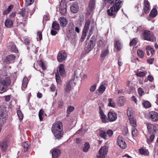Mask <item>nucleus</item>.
<instances>
[{
    "label": "nucleus",
    "instance_id": "f257e3e1",
    "mask_svg": "<svg viewBox=\"0 0 158 158\" xmlns=\"http://www.w3.org/2000/svg\"><path fill=\"white\" fill-rule=\"evenodd\" d=\"M110 4L113 3V6L107 10L108 15L113 18H115L118 12L122 6V2L121 0H103Z\"/></svg>",
    "mask_w": 158,
    "mask_h": 158
},
{
    "label": "nucleus",
    "instance_id": "f03ea898",
    "mask_svg": "<svg viewBox=\"0 0 158 158\" xmlns=\"http://www.w3.org/2000/svg\"><path fill=\"white\" fill-rule=\"evenodd\" d=\"M95 23L93 19H88L86 20L85 25L84 29L83 30L82 38H85L86 34L88 32L89 27H90V29L89 31V38L92 34L93 29L94 28L95 25Z\"/></svg>",
    "mask_w": 158,
    "mask_h": 158
},
{
    "label": "nucleus",
    "instance_id": "7ed1b4c3",
    "mask_svg": "<svg viewBox=\"0 0 158 158\" xmlns=\"http://www.w3.org/2000/svg\"><path fill=\"white\" fill-rule=\"evenodd\" d=\"M11 83L10 77L7 75L0 76V93H2L6 89Z\"/></svg>",
    "mask_w": 158,
    "mask_h": 158
},
{
    "label": "nucleus",
    "instance_id": "20e7f679",
    "mask_svg": "<svg viewBox=\"0 0 158 158\" xmlns=\"http://www.w3.org/2000/svg\"><path fill=\"white\" fill-rule=\"evenodd\" d=\"M141 37L144 40L153 42L156 40V38L152 32L148 30H144L141 35Z\"/></svg>",
    "mask_w": 158,
    "mask_h": 158
},
{
    "label": "nucleus",
    "instance_id": "39448f33",
    "mask_svg": "<svg viewBox=\"0 0 158 158\" xmlns=\"http://www.w3.org/2000/svg\"><path fill=\"white\" fill-rule=\"evenodd\" d=\"M52 131L53 134L63 131L62 124L60 122H57L53 124L52 128Z\"/></svg>",
    "mask_w": 158,
    "mask_h": 158
},
{
    "label": "nucleus",
    "instance_id": "423d86ee",
    "mask_svg": "<svg viewBox=\"0 0 158 158\" xmlns=\"http://www.w3.org/2000/svg\"><path fill=\"white\" fill-rule=\"evenodd\" d=\"M75 31L79 33L80 32V29L77 27H75L73 23L70 22L67 26L66 33L75 32Z\"/></svg>",
    "mask_w": 158,
    "mask_h": 158
},
{
    "label": "nucleus",
    "instance_id": "0eeeda50",
    "mask_svg": "<svg viewBox=\"0 0 158 158\" xmlns=\"http://www.w3.org/2000/svg\"><path fill=\"white\" fill-rule=\"evenodd\" d=\"M28 14L27 11H26V9H23L21 11L17 14V20H22L23 21H26V18L27 17Z\"/></svg>",
    "mask_w": 158,
    "mask_h": 158
},
{
    "label": "nucleus",
    "instance_id": "6e6552de",
    "mask_svg": "<svg viewBox=\"0 0 158 158\" xmlns=\"http://www.w3.org/2000/svg\"><path fill=\"white\" fill-rule=\"evenodd\" d=\"M108 152V148L106 146L101 147L100 149L98 154L97 158H105Z\"/></svg>",
    "mask_w": 158,
    "mask_h": 158
},
{
    "label": "nucleus",
    "instance_id": "1a4fd4ad",
    "mask_svg": "<svg viewBox=\"0 0 158 158\" xmlns=\"http://www.w3.org/2000/svg\"><path fill=\"white\" fill-rule=\"evenodd\" d=\"M95 4V0H90L87 9L86 15H89L92 13L94 8Z\"/></svg>",
    "mask_w": 158,
    "mask_h": 158
},
{
    "label": "nucleus",
    "instance_id": "9d476101",
    "mask_svg": "<svg viewBox=\"0 0 158 158\" xmlns=\"http://www.w3.org/2000/svg\"><path fill=\"white\" fill-rule=\"evenodd\" d=\"M10 142L9 139L6 138L1 143L0 146L2 152H6L9 144Z\"/></svg>",
    "mask_w": 158,
    "mask_h": 158
},
{
    "label": "nucleus",
    "instance_id": "9b49d317",
    "mask_svg": "<svg viewBox=\"0 0 158 158\" xmlns=\"http://www.w3.org/2000/svg\"><path fill=\"white\" fill-rule=\"evenodd\" d=\"M67 57V54L65 51H61L59 52L57 56L58 61L61 62L66 60Z\"/></svg>",
    "mask_w": 158,
    "mask_h": 158
},
{
    "label": "nucleus",
    "instance_id": "f8f14e48",
    "mask_svg": "<svg viewBox=\"0 0 158 158\" xmlns=\"http://www.w3.org/2000/svg\"><path fill=\"white\" fill-rule=\"evenodd\" d=\"M67 6L66 2L64 1H62L61 2L59 10L60 13L63 15H65L67 13Z\"/></svg>",
    "mask_w": 158,
    "mask_h": 158
},
{
    "label": "nucleus",
    "instance_id": "ddd939ff",
    "mask_svg": "<svg viewBox=\"0 0 158 158\" xmlns=\"http://www.w3.org/2000/svg\"><path fill=\"white\" fill-rule=\"evenodd\" d=\"M117 142L119 147L123 149L126 148L127 147L126 142L121 136H118L117 138Z\"/></svg>",
    "mask_w": 158,
    "mask_h": 158
},
{
    "label": "nucleus",
    "instance_id": "4468645a",
    "mask_svg": "<svg viewBox=\"0 0 158 158\" xmlns=\"http://www.w3.org/2000/svg\"><path fill=\"white\" fill-rule=\"evenodd\" d=\"M149 118L153 122H156L158 120V113L155 111H151L149 113Z\"/></svg>",
    "mask_w": 158,
    "mask_h": 158
},
{
    "label": "nucleus",
    "instance_id": "2eb2a0df",
    "mask_svg": "<svg viewBox=\"0 0 158 158\" xmlns=\"http://www.w3.org/2000/svg\"><path fill=\"white\" fill-rule=\"evenodd\" d=\"M108 122L115 121L117 118V114L114 112L110 111L108 114Z\"/></svg>",
    "mask_w": 158,
    "mask_h": 158
},
{
    "label": "nucleus",
    "instance_id": "dca6fc26",
    "mask_svg": "<svg viewBox=\"0 0 158 158\" xmlns=\"http://www.w3.org/2000/svg\"><path fill=\"white\" fill-rule=\"evenodd\" d=\"M74 77L71 80V81H73L75 79V77H76V78H77L78 76H77V71H75L74 73ZM71 80H70L67 83V85L66 87L64 88V90L65 92H68L71 89V86L70 84Z\"/></svg>",
    "mask_w": 158,
    "mask_h": 158
},
{
    "label": "nucleus",
    "instance_id": "f3484780",
    "mask_svg": "<svg viewBox=\"0 0 158 158\" xmlns=\"http://www.w3.org/2000/svg\"><path fill=\"white\" fill-rule=\"evenodd\" d=\"M60 75L62 77H64L66 75V72L64 69V65L63 64H61L59 65L58 67L57 70V74Z\"/></svg>",
    "mask_w": 158,
    "mask_h": 158
},
{
    "label": "nucleus",
    "instance_id": "a211bd4d",
    "mask_svg": "<svg viewBox=\"0 0 158 158\" xmlns=\"http://www.w3.org/2000/svg\"><path fill=\"white\" fill-rule=\"evenodd\" d=\"M66 35L68 40L71 41H74L77 36L75 32L66 33Z\"/></svg>",
    "mask_w": 158,
    "mask_h": 158
},
{
    "label": "nucleus",
    "instance_id": "6ab92c4d",
    "mask_svg": "<svg viewBox=\"0 0 158 158\" xmlns=\"http://www.w3.org/2000/svg\"><path fill=\"white\" fill-rule=\"evenodd\" d=\"M16 58L15 56L14 55H10L7 56L5 58H2V59L5 60V62L7 64H10L13 63Z\"/></svg>",
    "mask_w": 158,
    "mask_h": 158
},
{
    "label": "nucleus",
    "instance_id": "aec40b11",
    "mask_svg": "<svg viewBox=\"0 0 158 158\" xmlns=\"http://www.w3.org/2000/svg\"><path fill=\"white\" fill-rule=\"evenodd\" d=\"M99 113L100 115V118L103 123H108V118H107L106 115L104 114L101 107H99Z\"/></svg>",
    "mask_w": 158,
    "mask_h": 158
},
{
    "label": "nucleus",
    "instance_id": "412c9836",
    "mask_svg": "<svg viewBox=\"0 0 158 158\" xmlns=\"http://www.w3.org/2000/svg\"><path fill=\"white\" fill-rule=\"evenodd\" d=\"M94 43L92 40H90L85 48V50L87 52L90 51L94 46Z\"/></svg>",
    "mask_w": 158,
    "mask_h": 158
},
{
    "label": "nucleus",
    "instance_id": "4be33fe9",
    "mask_svg": "<svg viewBox=\"0 0 158 158\" xmlns=\"http://www.w3.org/2000/svg\"><path fill=\"white\" fill-rule=\"evenodd\" d=\"M79 7L78 3L75 2L70 7L71 11L73 13H76L78 11Z\"/></svg>",
    "mask_w": 158,
    "mask_h": 158
},
{
    "label": "nucleus",
    "instance_id": "5701e85b",
    "mask_svg": "<svg viewBox=\"0 0 158 158\" xmlns=\"http://www.w3.org/2000/svg\"><path fill=\"white\" fill-rule=\"evenodd\" d=\"M150 10V3L147 0H144L143 10L144 12L147 14L149 13Z\"/></svg>",
    "mask_w": 158,
    "mask_h": 158
},
{
    "label": "nucleus",
    "instance_id": "b1692460",
    "mask_svg": "<svg viewBox=\"0 0 158 158\" xmlns=\"http://www.w3.org/2000/svg\"><path fill=\"white\" fill-rule=\"evenodd\" d=\"M6 116L4 111L0 110V125L3 124L6 122Z\"/></svg>",
    "mask_w": 158,
    "mask_h": 158
},
{
    "label": "nucleus",
    "instance_id": "393cba45",
    "mask_svg": "<svg viewBox=\"0 0 158 158\" xmlns=\"http://www.w3.org/2000/svg\"><path fill=\"white\" fill-rule=\"evenodd\" d=\"M109 53V51L107 46L103 47L102 50V51L100 54V56L102 58H104L107 56Z\"/></svg>",
    "mask_w": 158,
    "mask_h": 158
},
{
    "label": "nucleus",
    "instance_id": "a878e982",
    "mask_svg": "<svg viewBox=\"0 0 158 158\" xmlns=\"http://www.w3.org/2000/svg\"><path fill=\"white\" fill-rule=\"evenodd\" d=\"M60 26L62 27H65L68 23L66 19L63 17H60L59 19Z\"/></svg>",
    "mask_w": 158,
    "mask_h": 158
},
{
    "label": "nucleus",
    "instance_id": "bb28decb",
    "mask_svg": "<svg viewBox=\"0 0 158 158\" xmlns=\"http://www.w3.org/2000/svg\"><path fill=\"white\" fill-rule=\"evenodd\" d=\"M61 152L60 150L58 149H54L52 152V158H56L58 157L60 154Z\"/></svg>",
    "mask_w": 158,
    "mask_h": 158
},
{
    "label": "nucleus",
    "instance_id": "cd10ccee",
    "mask_svg": "<svg viewBox=\"0 0 158 158\" xmlns=\"http://www.w3.org/2000/svg\"><path fill=\"white\" fill-rule=\"evenodd\" d=\"M8 48L10 51L13 52L17 53L18 52V50L16 47L14 43H10L8 46Z\"/></svg>",
    "mask_w": 158,
    "mask_h": 158
},
{
    "label": "nucleus",
    "instance_id": "c85d7f7f",
    "mask_svg": "<svg viewBox=\"0 0 158 158\" xmlns=\"http://www.w3.org/2000/svg\"><path fill=\"white\" fill-rule=\"evenodd\" d=\"M147 127L148 131L149 132L156 131V127L154 125L150 123H148L146 124Z\"/></svg>",
    "mask_w": 158,
    "mask_h": 158
},
{
    "label": "nucleus",
    "instance_id": "c756f323",
    "mask_svg": "<svg viewBox=\"0 0 158 158\" xmlns=\"http://www.w3.org/2000/svg\"><path fill=\"white\" fill-rule=\"evenodd\" d=\"M130 122V124L133 127H135L137 126V123L136 119L133 117H131L129 118Z\"/></svg>",
    "mask_w": 158,
    "mask_h": 158
},
{
    "label": "nucleus",
    "instance_id": "7c9ffc66",
    "mask_svg": "<svg viewBox=\"0 0 158 158\" xmlns=\"http://www.w3.org/2000/svg\"><path fill=\"white\" fill-rule=\"evenodd\" d=\"M98 135L101 138L105 139L107 135L106 132L102 130H100L98 131Z\"/></svg>",
    "mask_w": 158,
    "mask_h": 158
},
{
    "label": "nucleus",
    "instance_id": "2f4dec72",
    "mask_svg": "<svg viewBox=\"0 0 158 158\" xmlns=\"http://www.w3.org/2000/svg\"><path fill=\"white\" fill-rule=\"evenodd\" d=\"M5 25L7 27H11L13 25V21L12 20L8 19L5 21Z\"/></svg>",
    "mask_w": 158,
    "mask_h": 158
},
{
    "label": "nucleus",
    "instance_id": "473e14b6",
    "mask_svg": "<svg viewBox=\"0 0 158 158\" xmlns=\"http://www.w3.org/2000/svg\"><path fill=\"white\" fill-rule=\"evenodd\" d=\"M106 88L104 84H102L97 90V93L102 94L105 91Z\"/></svg>",
    "mask_w": 158,
    "mask_h": 158
},
{
    "label": "nucleus",
    "instance_id": "72a5a7b5",
    "mask_svg": "<svg viewBox=\"0 0 158 158\" xmlns=\"http://www.w3.org/2000/svg\"><path fill=\"white\" fill-rule=\"evenodd\" d=\"M122 44L119 40H117L114 44V47L118 51H120L122 48Z\"/></svg>",
    "mask_w": 158,
    "mask_h": 158
},
{
    "label": "nucleus",
    "instance_id": "f704fd0d",
    "mask_svg": "<svg viewBox=\"0 0 158 158\" xmlns=\"http://www.w3.org/2000/svg\"><path fill=\"white\" fill-rule=\"evenodd\" d=\"M139 152L141 155H144L145 156H148L149 154V152L148 150L144 149L143 148L139 149Z\"/></svg>",
    "mask_w": 158,
    "mask_h": 158
},
{
    "label": "nucleus",
    "instance_id": "c9c22d12",
    "mask_svg": "<svg viewBox=\"0 0 158 158\" xmlns=\"http://www.w3.org/2000/svg\"><path fill=\"white\" fill-rule=\"evenodd\" d=\"M125 103V100L123 97L121 96L119 98L118 105L119 106H123Z\"/></svg>",
    "mask_w": 158,
    "mask_h": 158
},
{
    "label": "nucleus",
    "instance_id": "e433bc0d",
    "mask_svg": "<svg viewBox=\"0 0 158 158\" xmlns=\"http://www.w3.org/2000/svg\"><path fill=\"white\" fill-rule=\"evenodd\" d=\"M109 103L108 104V106H110L112 107H114L116 106V104L112 98H109L108 99Z\"/></svg>",
    "mask_w": 158,
    "mask_h": 158
},
{
    "label": "nucleus",
    "instance_id": "4c0bfd02",
    "mask_svg": "<svg viewBox=\"0 0 158 158\" xmlns=\"http://www.w3.org/2000/svg\"><path fill=\"white\" fill-rule=\"evenodd\" d=\"M63 131H61L58 132L55 134H54L55 137L58 139H60L62 137L63 135Z\"/></svg>",
    "mask_w": 158,
    "mask_h": 158
},
{
    "label": "nucleus",
    "instance_id": "58836bf2",
    "mask_svg": "<svg viewBox=\"0 0 158 158\" xmlns=\"http://www.w3.org/2000/svg\"><path fill=\"white\" fill-rule=\"evenodd\" d=\"M90 145L88 142H85L83 148V151L84 152H87L90 148Z\"/></svg>",
    "mask_w": 158,
    "mask_h": 158
},
{
    "label": "nucleus",
    "instance_id": "ea45409f",
    "mask_svg": "<svg viewBox=\"0 0 158 158\" xmlns=\"http://www.w3.org/2000/svg\"><path fill=\"white\" fill-rule=\"evenodd\" d=\"M157 14V10L156 9L153 8L150 14V16L152 18H154L156 16Z\"/></svg>",
    "mask_w": 158,
    "mask_h": 158
},
{
    "label": "nucleus",
    "instance_id": "a19ab883",
    "mask_svg": "<svg viewBox=\"0 0 158 158\" xmlns=\"http://www.w3.org/2000/svg\"><path fill=\"white\" fill-rule=\"evenodd\" d=\"M28 81V79L27 77H24L22 83V86L23 88H26L27 87Z\"/></svg>",
    "mask_w": 158,
    "mask_h": 158
},
{
    "label": "nucleus",
    "instance_id": "79ce46f5",
    "mask_svg": "<svg viewBox=\"0 0 158 158\" xmlns=\"http://www.w3.org/2000/svg\"><path fill=\"white\" fill-rule=\"evenodd\" d=\"M45 115L44 114V111L43 110L41 109L40 110L39 113V116L40 121L43 120Z\"/></svg>",
    "mask_w": 158,
    "mask_h": 158
},
{
    "label": "nucleus",
    "instance_id": "37998d69",
    "mask_svg": "<svg viewBox=\"0 0 158 158\" xmlns=\"http://www.w3.org/2000/svg\"><path fill=\"white\" fill-rule=\"evenodd\" d=\"M13 6L12 5H10L7 9L4 10L3 12V14L4 15H6L8 14L12 9Z\"/></svg>",
    "mask_w": 158,
    "mask_h": 158
},
{
    "label": "nucleus",
    "instance_id": "c03bdc74",
    "mask_svg": "<svg viewBox=\"0 0 158 158\" xmlns=\"http://www.w3.org/2000/svg\"><path fill=\"white\" fill-rule=\"evenodd\" d=\"M126 85L130 89V91L129 93H131V91L134 89L133 86L132 85V83L129 81H127L126 82Z\"/></svg>",
    "mask_w": 158,
    "mask_h": 158
},
{
    "label": "nucleus",
    "instance_id": "a18cd8bd",
    "mask_svg": "<svg viewBox=\"0 0 158 158\" xmlns=\"http://www.w3.org/2000/svg\"><path fill=\"white\" fill-rule=\"evenodd\" d=\"M52 28L56 31H58L60 29V26L56 22H53L52 25Z\"/></svg>",
    "mask_w": 158,
    "mask_h": 158
},
{
    "label": "nucleus",
    "instance_id": "49530a36",
    "mask_svg": "<svg viewBox=\"0 0 158 158\" xmlns=\"http://www.w3.org/2000/svg\"><path fill=\"white\" fill-rule=\"evenodd\" d=\"M30 144L28 142H26L23 143L22 144V146L24 148V151L26 152L28 150Z\"/></svg>",
    "mask_w": 158,
    "mask_h": 158
},
{
    "label": "nucleus",
    "instance_id": "de8ad7c7",
    "mask_svg": "<svg viewBox=\"0 0 158 158\" xmlns=\"http://www.w3.org/2000/svg\"><path fill=\"white\" fill-rule=\"evenodd\" d=\"M142 105L145 108H148L151 106V104L148 101H143L142 103Z\"/></svg>",
    "mask_w": 158,
    "mask_h": 158
},
{
    "label": "nucleus",
    "instance_id": "09e8293b",
    "mask_svg": "<svg viewBox=\"0 0 158 158\" xmlns=\"http://www.w3.org/2000/svg\"><path fill=\"white\" fill-rule=\"evenodd\" d=\"M131 133L133 136L136 137L138 135V131L135 127H133L131 129Z\"/></svg>",
    "mask_w": 158,
    "mask_h": 158
},
{
    "label": "nucleus",
    "instance_id": "8fccbe9b",
    "mask_svg": "<svg viewBox=\"0 0 158 158\" xmlns=\"http://www.w3.org/2000/svg\"><path fill=\"white\" fill-rule=\"evenodd\" d=\"M137 54L141 58H143L144 56V53L141 50L138 49L137 51Z\"/></svg>",
    "mask_w": 158,
    "mask_h": 158
},
{
    "label": "nucleus",
    "instance_id": "3c124183",
    "mask_svg": "<svg viewBox=\"0 0 158 158\" xmlns=\"http://www.w3.org/2000/svg\"><path fill=\"white\" fill-rule=\"evenodd\" d=\"M17 114L19 119L20 120H23V115L21 111L20 110H18L17 111Z\"/></svg>",
    "mask_w": 158,
    "mask_h": 158
},
{
    "label": "nucleus",
    "instance_id": "603ef678",
    "mask_svg": "<svg viewBox=\"0 0 158 158\" xmlns=\"http://www.w3.org/2000/svg\"><path fill=\"white\" fill-rule=\"evenodd\" d=\"M137 39L136 38H135L133 39V40L131 41L130 43V46H135L137 43Z\"/></svg>",
    "mask_w": 158,
    "mask_h": 158
},
{
    "label": "nucleus",
    "instance_id": "864d4df0",
    "mask_svg": "<svg viewBox=\"0 0 158 158\" xmlns=\"http://www.w3.org/2000/svg\"><path fill=\"white\" fill-rule=\"evenodd\" d=\"M127 115L129 117V118L133 117L132 116V109L131 108H129L127 111Z\"/></svg>",
    "mask_w": 158,
    "mask_h": 158
},
{
    "label": "nucleus",
    "instance_id": "5fc2aeb1",
    "mask_svg": "<svg viewBox=\"0 0 158 158\" xmlns=\"http://www.w3.org/2000/svg\"><path fill=\"white\" fill-rule=\"evenodd\" d=\"M56 79L57 84H61V81L60 77L59 76V74H56Z\"/></svg>",
    "mask_w": 158,
    "mask_h": 158
},
{
    "label": "nucleus",
    "instance_id": "6e6d98bb",
    "mask_svg": "<svg viewBox=\"0 0 158 158\" xmlns=\"http://www.w3.org/2000/svg\"><path fill=\"white\" fill-rule=\"evenodd\" d=\"M138 91L139 95L140 96H142L144 94L143 89L141 87H139L138 89Z\"/></svg>",
    "mask_w": 158,
    "mask_h": 158
},
{
    "label": "nucleus",
    "instance_id": "4d7b16f0",
    "mask_svg": "<svg viewBox=\"0 0 158 158\" xmlns=\"http://www.w3.org/2000/svg\"><path fill=\"white\" fill-rule=\"evenodd\" d=\"M74 109V107L73 106H69L67 110V112L68 114H70L72 112Z\"/></svg>",
    "mask_w": 158,
    "mask_h": 158
},
{
    "label": "nucleus",
    "instance_id": "13d9d810",
    "mask_svg": "<svg viewBox=\"0 0 158 158\" xmlns=\"http://www.w3.org/2000/svg\"><path fill=\"white\" fill-rule=\"evenodd\" d=\"M103 41L101 40H99L98 43V48H100L101 47H102L103 48ZM104 46L106 47L105 46Z\"/></svg>",
    "mask_w": 158,
    "mask_h": 158
},
{
    "label": "nucleus",
    "instance_id": "bf43d9fd",
    "mask_svg": "<svg viewBox=\"0 0 158 158\" xmlns=\"http://www.w3.org/2000/svg\"><path fill=\"white\" fill-rule=\"evenodd\" d=\"M34 2V0H26L25 4L26 6L31 5Z\"/></svg>",
    "mask_w": 158,
    "mask_h": 158
},
{
    "label": "nucleus",
    "instance_id": "052dcab7",
    "mask_svg": "<svg viewBox=\"0 0 158 158\" xmlns=\"http://www.w3.org/2000/svg\"><path fill=\"white\" fill-rule=\"evenodd\" d=\"M40 67L43 70H44L46 69L45 66L44 65L43 61L41 60L40 61Z\"/></svg>",
    "mask_w": 158,
    "mask_h": 158
},
{
    "label": "nucleus",
    "instance_id": "680f3d73",
    "mask_svg": "<svg viewBox=\"0 0 158 158\" xmlns=\"http://www.w3.org/2000/svg\"><path fill=\"white\" fill-rule=\"evenodd\" d=\"M145 74L144 72H139L136 74L137 76L139 77H143Z\"/></svg>",
    "mask_w": 158,
    "mask_h": 158
},
{
    "label": "nucleus",
    "instance_id": "e2e57ef3",
    "mask_svg": "<svg viewBox=\"0 0 158 158\" xmlns=\"http://www.w3.org/2000/svg\"><path fill=\"white\" fill-rule=\"evenodd\" d=\"M155 137V135L154 134L151 135L148 141V142L151 143L153 140V139Z\"/></svg>",
    "mask_w": 158,
    "mask_h": 158
},
{
    "label": "nucleus",
    "instance_id": "0e129e2a",
    "mask_svg": "<svg viewBox=\"0 0 158 158\" xmlns=\"http://www.w3.org/2000/svg\"><path fill=\"white\" fill-rule=\"evenodd\" d=\"M96 88V85H92L90 88V90L91 92H94V91Z\"/></svg>",
    "mask_w": 158,
    "mask_h": 158
},
{
    "label": "nucleus",
    "instance_id": "69168bd1",
    "mask_svg": "<svg viewBox=\"0 0 158 158\" xmlns=\"http://www.w3.org/2000/svg\"><path fill=\"white\" fill-rule=\"evenodd\" d=\"M37 36H38L40 40H41L42 39V32L40 31H39L37 33Z\"/></svg>",
    "mask_w": 158,
    "mask_h": 158
},
{
    "label": "nucleus",
    "instance_id": "338daca9",
    "mask_svg": "<svg viewBox=\"0 0 158 158\" xmlns=\"http://www.w3.org/2000/svg\"><path fill=\"white\" fill-rule=\"evenodd\" d=\"M64 105V102L62 100L60 101L58 103V107L60 108H61L63 107Z\"/></svg>",
    "mask_w": 158,
    "mask_h": 158
},
{
    "label": "nucleus",
    "instance_id": "774afa93",
    "mask_svg": "<svg viewBox=\"0 0 158 158\" xmlns=\"http://www.w3.org/2000/svg\"><path fill=\"white\" fill-rule=\"evenodd\" d=\"M106 133V135L107 134L109 137H111L113 134V132L111 130H109Z\"/></svg>",
    "mask_w": 158,
    "mask_h": 158
}]
</instances>
